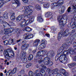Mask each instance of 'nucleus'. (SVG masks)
Listing matches in <instances>:
<instances>
[{
    "mask_svg": "<svg viewBox=\"0 0 76 76\" xmlns=\"http://www.w3.org/2000/svg\"><path fill=\"white\" fill-rule=\"evenodd\" d=\"M24 8V10H23V12H24V15H26L27 18H30L26 22L23 21L20 22V26L23 28L27 26L28 23H31L33 22L34 20V17L33 16H31V14L33 12L32 10L33 9V7L31 6H25Z\"/></svg>",
    "mask_w": 76,
    "mask_h": 76,
    "instance_id": "1",
    "label": "nucleus"
},
{
    "mask_svg": "<svg viewBox=\"0 0 76 76\" xmlns=\"http://www.w3.org/2000/svg\"><path fill=\"white\" fill-rule=\"evenodd\" d=\"M68 45L66 44L62 45V47H61L58 51L57 53L60 54V57L58 56V55H57L56 57L55 58L58 60L59 58V61L61 62H62L63 63H65L67 62V58L66 57V56H67L69 54V52L67 51H66L67 49Z\"/></svg>",
    "mask_w": 76,
    "mask_h": 76,
    "instance_id": "2",
    "label": "nucleus"
},
{
    "mask_svg": "<svg viewBox=\"0 0 76 76\" xmlns=\"http://www.w3.org/2000/svg\"><path fill=\"white\" fill-rule=\"evenodd\" d=\"M37 57V60H38V62L40 65L42 66H44L45 65H48V64H50V66H51L53 65V62H50V58H45L44 59L42 58V56L41 55V51H39L36 53ZM44 59V60H43Z\"/></svg>",
    "mask_w": 76,
    "mask_h": 76,
    "instance_id": "3",
    "label": "nucleus"
},
{
    "mask_svg": "<svg viewBox=\"0 0 76 76\" xmlns=\"http://www.w3.org/2000/svg\"><path fill=\"white\" fill-rule=\"evenodd\" d=\"M37 69H40V72L38 70L34 72V74L35 76H45V72L44 70L47 69L45 66L41 65L39 66V64H37ZM28 75L29 76H34V73L32 71H30L28 72Z\"/></svg>",
    "mask_w": 76,
    "mask_h": 76,
    "instance_id": "4",
    "label": "nucleus"
},
{
    "mask_svg": "<svg viewBox=\"0 0 76 76\" xmlns=\"http://www.w3.org/2000/svg\"><path fill=\"white\" fill-rule=\"evenodd\" d=\"M68 20L67 19V16L65 15V16H64L63 18H62L61 17H58V20L59 23V25L61 26H64L65 24H66V21L63 22V20Z\"/></svg>",
    "mask_w": 76,
    "mask_h": 76,
    "instance_id": "5",
    "label": "nucleus"
},
{
    "mask_svg": "<svg viewBox=\"0 0 76 76\" xmlns=\"http://www.w3.org/2000/svg\"><path fill=\"white\" fill-rule=\"evenodd\" d=\"M9 52L10 53V52H13V50L12 48H10L7 50H5L4 52V55L5 57V58L6 59L8 60H9Z\"/></svg>",
    "mask_w": 76,
    "mask_h": 76,
    "instance_id": "6",
    "label": "nucleus"
},
{
    "mask_svg": "<svg viewBox=\"0 0 76 76\" xmlns=\"http://www.w3.org/2000/svg\"><path fill=\"white\" fill-rule=\"evenodd\" d=\"M4 45H7L8 44V45H11L14 42V40L13 39H10L9 40H6L5 41H4Z\"/></svg>",
    "mask_w": 76,
    "mask_h": 76,
    "instance_id": "7",
    "label": "nucleus"
},
{
    "mask_svg": "<svg viewBox=\"0 0 76 76\" xmlns=\"http://www.w3.org/2000/svg\"><path fill=\"white\" fill-rule=\"evenodd\" d=\"M69 34V31L68 30H66L64 33L62 31H61L58 34V36L62 37L63 35L64 36H67Z\"/></svg>",
    "mask_w": 76,
    "mask_h": 76,
    "instance_id": "8",
    "label": "nucleus"
},
{
    "mask_svg": "<svg viewBox=\"0 0 76 76\" xmlns=\"http://www.w3.org/2000/svg\"><path fill=\"white\" fill-rule=\"evenodd\" d=\"M60 72V73H62V74L64 72H65V70L63 69H54L53 71V74H57V73L58 72Z\"/></svg>",
    "mask_w": 76,
    "mask_h": 76,
    "instance_id": "9",
    "label": "nucleus"
},
{
    "mask_svg": "<svg viewBox=\"0 0 76 76\" xmlns=\"http://www.w3.org/2000/svg\"><path fill=\"white\" fill-rule=\"evenodd\" d=\"M13 30H14V28L12 27L11 28L8 29H4V34H9V33H11L12 32H13Z\"/></svg>",
    "mask_w": 76,
    "mask_h": 76,
    "instance_id": "10",
    "label": "nucleus"
},
{
    "mask_svg": "<svg viewBox=\"0 0 76 76\" xmlns=\"http://www.w3.org/2000/svg\"><path fill=\"white\" fill-rule=\"evenodd\" d=\"M65 9L64 6H61L59 8L58 12L60 14H62L64 13Z\"/></svg>",
    "mask_w": 76,
    "mask_h": 76,
    "instance_id": "11",
    "label": "nucleus"
},
{
    "mask_svg": "<svg viewBox=\"0 0 76 76\" xmlns=\"http://www.w3.org/2000/svg\"><path fill=\"white\" fill-rule=\"evenodd\" d=\"M0 23L1 24L3 23V26L4 27V28H5V27H7V26H9L10 27L11 26L9 25V24H8L6 22H3V19L2 20H0Z\"/></svg>",
    "mask_w": 76,
    "mask_h": 76,
    "instance_id": "12",
    "label": "nucleus"
},
{
    "mask_svg": "<svg viewBox=\"0 0 76 76\" xmlns=\"http://www.w3.org/2000/svg\"><path fill=\"white\" fill-rule=\"evenodd\" d=\"M55 55V52L53 50H50L48 52L47 54V56H50V57H53Z\"/></svg>",
    "mask_w": 76,
    "mask_h": 76,
    "instance_id": "13",
    "label": "nucleus"
},
{
    "mask_svg": "<svg viewBox=\"0 0 76 76\" xmlns=\"http://www.w3.org/2000/svg\"><path fill=\"white\" fill-rule=\"evenodd\" d=\"M29 46V44H24V45H23L21 47L22 51H23L24 50H27L28 49L27 47Z\"/></svg>",
    "mask_w": 76,
    "mask_h": 76,
    "instance_id": "14",
    "label": "nucleus"
},
{
    "mask_svg": "<svg viewBox=\"0 0 76 76\" xmlns=\"http://www.w3.org/2000/svg\"><path fill=\"white\" fill-rule=\"evenodd\" d=\"M58 6L56 3H53L51 4V9H54L58 8Z\"/></svg>",
    "mask_w": 76,
    "mask_h": 76,
    "instance_id": "15",
    "label": "nucleus"
},
{
    "mask_svg": "<svg viewBox=\"0 0 76 76\" xmlns=\"http://www.w3.org/2000/svg\"><path fill=\"white\" fill-rule=\"evenodd\" d=\"M25 18V16L24 15H21L18 16L16 18V20H18V21H20V20H22L23 19H24Z\"/></svg>",
    "mask_w": 76,
    "mask_h": 76,
    "instance_id": "16",
    "label": "nucleus"
},
{
    "mask_svg": "<svg viewBox=\"0 0 76 76\" xmlns=\"http://www.w3.org/2000/svg\"><path fill=\"white\" fill-rule=\"evenodd\" d=\"M23 30L24 31H27L29 32L32 31V28H31L28 26H27L23 29Z\"/></svg>",
    "mask_w": 76,
    "mask_h": 76,
    "instance_id": "17",
    "label": "nucleus"
},
{
    "mask_svg": "<svg viewBox=\"0 0 76 76\" xmlns=\"http://www.w3.org/2000/svg\"><path fill=\"white\" fill-rule=\"evenodd\" d=\"M63 2H64V1L63 0H59L56 3V4L58 5V7H59L63 4Z\"/></svg>",
    "mask_w": 76,
    "mask_h": 76,
    "instance_id": "18",
    "label": "nucleus"
},
{
    "mask_svg": "<svg viewBox=\"0 0 76 76\" xmlns=\"http://www.w3.org/2000/svg\"><path fill=\"white\" fill-rule=\"evenodd\" d=\"M40 42L39 39H37L33 43V46L34 47H37L38 45V43Z\"/></svg>",
    "mask_w": 76,
    "mask_h": 76,
    "instance_id": "19",
    "label": "nucleus"
},
{
    "mask_svg": "<svg viewBox=\"0 0 76 76\" xmlns=\"http://www.w3.org/2000/svg\"><path fill=\"white\" fill-rule=\"evenodd\" d=\"M45 47V44L44 43H42L39 46L38 49L39 50H41L43 48H44Z\"/></svg>",
    "mask_w": 76,
    "mask_h": 76,
    "instance_id": "20",
    "label": "nucleus"
},
{
    "mask_svg": "<svg viewBox=\"0 0 76 76\" xmlns=\"http://www.w3.org/2000/svg\"><path fill=\"white\" fill-rule=\"evenodd\" d=\"M75 65H76V63H74L72 64H67L68 66L70 69H71V68H72V67H75Z\"/></svg>",
    "mask_w": 76,
    "mask_h": 76,
    "instance_id": "21",
    "label": "nucleus"
},
{
    "mask_svg": "<svg viewBox=\"0 0 76 76\" xmlns=\"http://www.w3.org/2000/svg\"><path fill=\"white\" fill-rule=\"evenodd\" d=\"M21 55H22L21 58L26 57V53L25 52H24L23 50H22Z\"/></svg>",
    "mask_w": 76,
    "mask_h": 76,
    "instance_id": "22",
    "label": "nucleus"
},
{
    "mask_svg": "<svg viewBox=\"0 0 76 76\" xmlns=\"http://www.w3.org/2000/svg\"><path fill=\"white\" fill-rule=\"evenodd\" d=\"M68 51L70 54H73L75 53V50L72 48L69 49Z\"/></svg>",
    "mask_w": 76,
    "mask_h": 76,
    "instance_id": "23",
    "label": "nucleus"
},
{
    "mask_svg": "<svg viewBox=\"0 0 76 76\" xmlns=\"http://www.w3.org/2000/svg\"><path fill=\"white\" fill-rule=\"evenodd\" d=\"M10 53H11V54L10 55H9V56L8 57V58L10 60V58H13L14 57V56H15V55H14V53L13 52V51L12 50V52H10Z\"/></svg>",
    "mask_w": 76,
    "mask_h": 76,
    "instance_id": "24",
    "label": "nucleus"
},
{
    "mask_svg": "<svg viewBox=\"0 0 76 76\" xmlns=\"http://www.w3.org/2000/svg\"><path fill=\"white\" fill-rule=\"evenodd\" d=\"M10 70H11V74H12V75H13V74H15V73L16 72V70H17V68H15L13 69L12 71L11 69Z\"/></svg>",
    "mask_w": 76,
    "mask_h": 76,
    "instance_id": "25",
    "label": "nucleus"
},
{
    "mask_svg": "<svg viewBox=\"0 0 76 76\" xmlns=\"http://www.w3.org/2000/svg\"><path fill=\"white\" fill-rule=\"evenodd\" d=\"M15 1V3H16V4L17 5L16 7H18V6H20V4L19 3V0H14Z\"/></svg>",
    "mask_w": 76,
    "mask_h": 76,
    "instance_id": "26",
    "label": "nucleus"
},
{
    "mask_svg": "<svg viewBox=\"0 0 76 76\" xmlns=\"http://www.w3.org/2000/svg\"><path fill=\"white\" fill-rule=\"evenodd\" d=\"M37 20L39 22H42L44 21L43 18L41 17H39L37 18Z\"/></svg>",
    "mask_w": 76,
    "mask_h": 76,
    "instance_id": "27",
    "label": "nucleus"
},
{
    "mask_svg": "<svg viewBox=\"0 0 76 76\" xmlns=\"http://www.w3.org/2000/svg\"><path fill=\"white\" fill-rule=\"evenodd\" d=\"M52 14V13L51 12H48L45 13V16L46 17H48V16H51Z\"/></svg>",
    "mask_w": 76,
    "mask_h": 76,
    "instance_id": "28",
    "label": "nucleus"
},
{
    "mask_svg": "<svg viewBox=\"0 0 76 76\" xmlns=\"http://www.w3.org/2000/svg\"><path fill=\"white\" fill-rule=\"evenodd\" d=\"M6 3V1L4 2V0H0V7H1L4 4Z\"/></svg>",
    "mask_w": 76,
    "mask_h": 76,
    "instance_id": "29",
    "label": "nucleus"
},
{
    "mask_svg": "<svg viewBox=\"0 0 76 76\" xmlns=\"http://www.w3.org/2000/svg\"><path fill=\"white\" fill-rule=\"evenodd\" d=\"M23 38H24V39H29V36L27 34V33H26L24 34Z\"/></svg>",
    "mask_w": 76,
    "mask_h": 76,
    "instance_id": "30",
    "label": "nucleus"
},
{
    "mask_svg": "<svg viewBox=\"0 0 76 76\" xmlns=\"http://www.w3.org/2000/svg\"><path fill=\"white\" fill-rule=\"evenodd\" d=\"M15 13H13L11 15L10 18L11 20H15Z\"/></svg>",
    "mask_w": 76,
    "mask_h": 76,
    "instance_id": "31",
    "label": "nucleus"
},
{
    "mask_svg": "<svg viewBox=\"0 0 76 76\" xmlns=\"http://www.w3.org/2000/svg\"><path fill=\"white\" fill-rule=\"evenodd\" d=\"M21 58L22 61L24 63H26L27 62V59L26 58V57Z\"/></svg>",
    "mask_w": 76,
    "mask_h": 76,
    "instance_id": "32",
    "label": "nucleus"
},
{
    "mask_svg": "<svg viewBox=\"0 0 76 76\" xmlns=\"http://www.w3.org/2000/svg\"><path fill=\"white\" fill-rule=\"evenodd\" d=\"M72 8L73 9V10H74V12H76V5L74 4L72 5Z\"/></svg>",
    "mask_w": 76,
    "mask_h": 76,
    "instance_id": "33",
    "label": "nucleus"
},
{
    "mask_svg": "<svg viewBox=\"0 0 76 76\" xmlns=\"http://www.w3.org/2000/svg\"><path fill=\"white\" fill-rule=\"evenodd\" d=\"M72 29H74L75 28H76V22H74L72 25Z\"/></svg>",
    "mask_w": 76,
    "mask_h": 76,
    "instance_id": "34",
    "label": "nucleus"
},
{
    "mask_svg": "<svg viewBox=\"0 0 76 76\" xmlns=\"http://www.w3.org/2000/svg\"><path fill=\"white\" fill-rule=\"evenodd\" d=\"M33 56L32 55H30L28 58V60L31 61V60H32L33 59Z\"/></svg>",
    "mask_w": 76,
    "mask_h": 76,
    "instance_id": "35",
    "label": "nucleus"
},
{
    "mask_svg": "<svg viewBox=\"0 0 76 76\" xmlns=\"http://www.w3.org/2000/svg\"><path fill=\"white\" fill-rule=\"evenodd\" d=\"M20 32H21V30L20 28H17L15 30V32L17 34H19Z\"/></svg>",
    "mask_w": 76,
    "mask_h": 76,
    "instance_id": "36",
    "label": "nucleus"
},
{
    "mask_svg": "<svg viewBox=\"0 0 76 76\" xmlns=\"http://www.w3.org/2000/svg\"><path fill=\"white\" fill-rule=\"evenodd\" d=\"M8 14L7 12H5L3 14V16L5 19H7L8 18V17L7 16Z\"/></svg>",
    "mask_w": 76,
    "mask_h": 76,
    "instance_id": "37",
    "label": "nucleus"
},
{
    "mask_svg": "<svg viewBox=\"0 0 76 76\" xmlns=\"http://www.w3.org/2000/svg\"><path fill=\"white\" fill-rule=\"evenodd\" d=\"M50 6V4L48 3H46L44 4V6L45 7H48Z\"/></svg>",
    "mask_w": 76,
    "mask_h": 76,
    "instance_id": "38",
    "label": "nucleus"
},
{
    "mask_svg": "<svg viewBox=\"0 0 76 76\" xmlns=\"http://www.w3.org/2000/svg\"><path fill=\"white\" fill-rule=\"evenodd\" d=\"M11 70H9L6 74V76H9L11 74Z\"/></svg>",
    "mask_w": 76,
    "mask_h": 76,
    "instance_id": "39",
    "label": "nucleus"
},
{
    "mask_svg": "<svg viewBox=\"0 0 76 76\" xmlns=\"http://www.w3.org/2000/svg\"><path fill=\"white\" fill-rule=\"evenodd\" d=\"M73 47L74 49L76 50V42H74L73 43Z\"/></svg>",
    "mask_w": 76,
    "mask_h": 76,
    "instance_id": "40",
    "label": "nucleus"
},
{
    "mask_svg": "<svg viewBox=\"0 0 76 76\" xmlns=\"http://www.w3.org/2000/svg\"><path fill=\"white\" fill-rule=\"evenodd\" d=\"M71 9H72V8L70 7H68L67 9V12H68V13H70L71 12Z\"/></svg>",
    "mask_w": 76,
    "mask_h": 76,
    "instance_id": "41",
    "label": "nucleus"
},
{
    "mask_svg": "<svg viewBox=\"0 0 76 76\" xmlns=\"http://www.w3.org/2000/svg\"><path fill=\"white\" fill-rule=\"evenodd\" d=\"M4 50L3 47L0 45V52H1Z\"/></svg>",
    "mask_w": 76,
    "mask_h": 76,
    "instance_id": "42",
    "label": "nucleus"
},
{
    "mask_svg": "<svg viewBox=\"0 0 76 76\" xmlns=\"http://www.w3.org/2000/svg\"><path fill=\"white\" fill-rule=\"evenodd\" d=\"M28 35L29 39H31V38H32L34 36V35H33V34H30Z\"/></svg>",
    "mask_w": 76,
    "mask_h": 76,
    "instance_id": "43",
    "label": "nucleus"
},
{
    "mask_svg": "<svg viewBox=\"0 0 76 76\" xmlns=\"http://www.w3.org/2000/svg\"><path fill=\"white\" fill-rule=\"evenodd\" d=\"M64 76H67L69 75V74L67 73V72H66V71H65V72H64V73L62 74Z\"/></svg>",
    "mask_w": 76,
    "mask_h": 76,
    "instance_id": "44",
    "label": "nucleus"
},
{
    "mask_svg": "<svg viewBox=\"0 0 76 76\" xmlns=\"http://www.w3.org/2000/svg\"><path fill=\"white\" fill-rule=\"evenodd\" d=\"M36 9L39 10L40 9V8H41V7H40V6L39 5H37L36 6Z\"/></svg>",
    "mask_w": 76,
    "mask_h": 76,
    "instance_id": "45",
    "label": "nucleus"
},
{
    "mask_svg": "<svg viewBox=\"0 0 76 76\" xmlns=\"http://www.w3.org/2000/svg\"><path fill=\"white\" fill-rule=\"evenodd\" d=\"M41 51L42 53H43V54H45L47 52V50H41Z\"/></svg>",
    "mask_w": 76,
    "mask_h": 76,
    "instance_id": "46",
    "label": "nucleus"
},
{
    "mask_svg": "<svg viewBox=\"0 0 76 76\" xmlns=\"http://www.w3.org/2000/svg\"><path fill=\"white\" fill-rule=\"evenodd\" d=\"M42 42H43L42 43H44V44H46L47 43V41L45 40H42Z\"/></svg>",
    "mask_w": 76,
    "mask_h": 76,
    "instance_id": "47",
    "label": "nucleus"
},
{
    "mask_svg": "<svg viewBox=\"0 0 76 76\" xmlns=\"http://www.w3.org/2000/svg\"><path fill=\"white\" fill-rule=\"evenodd\" d=\"M26 43V40H23L22 42V45H25Z\"/></svg>",
    "mask_w": 76,
    "mask_h": 76,
    "instance_id": "48",
    "label": "nucleus"
},
{
    "mask_svg": "<svg viewBox=\"0 0 76 76\" xmlns=\"http://www.w3.org/2000/svg\"><path fill=\"white\" fill-rule=\"evenodd\" d=\"M25 3H27L28 2V0H22Z\"/></svg>",
    "mask_w": 76,
    "mask_h": 76,
    "instance_id": "49",
    "label": "nucleus"
},
{
    "mask_svg": "<svg viewBox=\"0 0 76 76\" xmlns=\"http://www.w3.org/2000/svg\"><path fill=\"white\" fill-rule=\"evenodd\" d=\"M39 33L40 35H44V32H43V31H41L39 32Z\"/></svg>",
    "mask_w": 76,
    "mask_h": 76,
    "instance_id": "50",
    "label": "nucleus"
},
{
    "mask_svg": "<svg viewBox=\"0 0 76 76\" xmlns=\"http://www.w3.org/2000/svg\"><path fill=\"white\" fill-rule=\"evenodd\" d=\"M61 37L60 36H58V41H60V39H61Z\"/></svg>",
    "mask_w": 76,
    "mask_h": 76,
    "instance_id": "51",
    "label": "nucleus"
},
{
    "mask_svg": "<svg viewBox=\"0 0 76 76\" xmlns=\"http://www.w3.org/2000/svg\"><path fill=\"white\" fill-rule=\"evenodd\" d=\"M4 1V2H5V1L6 3H7V2H8V1H10L11 0H3Z\"/></svg>",
    "mask_w": 76,
    "mask_h": 76,
    "instance_id": "52",
    "label": "nucleus"
},
{
    "mask_svg": "<svg viewBox=\"0 0 76 76\" xmlns=\"http://www.w3.org/2000/svg\"><path fill=\"white\" fill-rule=\"evenodd\" d=\"M73 58L75 61H76V54H75V56L74 57H73Z\"/></svg>",
    "mask_w": 76,
    "mask_h": 76,
    "instance_id": "53",
    "label": "nucleus"
},
{
    "mask_svg": "<svg viewBox=\"0 0 76 76\" xmlns=\"http://www.w3.org/2000/svg\"><path fill=\"white\" fill-rule=\"evenodd\" d=\"M6 36H7V35L3 37H2V39H5L7 38L6 37Z\"/></svg>",
    "mask_w": 76,
    "mask_h": 76,
    "instance_id": "54",
    "label": "nucleus"
},
{
    "mask_svg": "<svg viewBox=\"0 0 76 76\" xmlns=\"http://www.w3.org/2000/svg\"><path fill=\"white\" fill-rule=\"evenodd\" d=\"M57 0H50V1L52 3H54L56 1H57Z\"/></svg>",
    "mask_w": 76,
    "mask_h": 76,
    "instance_id": "55",
    "label": "nucleus"
},
{
    "mask_svg": "<svg viewBox=\"0 0 76 76\" xmlns=\"http://www.w3.org/2000/svg\"><path fill=\"white\" fill-rule=\"evenodd\" d=\"M45 36H46L47 37H50V34H45Z\"/></svg>",
    "mask_w": 76,
    "mask_h": 76,
    "instance_id": "56",
    "label": "nucleus"
},
{
    "mask_svg": "<svg viewBox=\"0 0 76 76\" xmlns=\"http://www.w3.org/2000/svg\"><path fill=\"white\" fill-rule=\"evenodd\" d=\"M21 73H25V71L24 70H22L21 71Z\"/></svg>",
    "mask_w": 76,
    "mask_h": 76,
    "instance_id": "57",
    "label": "nucleus"
},
{
    "mask_svg": "<svg viewBox=\"0 0 76 76\" xmlns=\"http://www.w3.org/2000/svg\"><path fill=\"white\" fill-rule=\"evenodd\" d=\"M3 19H4V18L3 17H1V16H0V20H3Z\"/></svg>",
    "mask_w": 76,
    "mask_h": 76,
    "instance_id": "58",
    "label": "nucleus"
},
{
    "mask_svg": "<svg viewBox=\"0 0 76 76\" xmlns=\"http://www.w3.org/2000/svg\"><path fill=\"white\" fill-rule=\"evenodd\" d=\"M36 50H37V49H35L34 50H33L32 51V52H33V53H35L36 52Z\"/></svg>",
    "mask_w": 76,
    "mask_h": 76,
    "instance_id": "59",
    "label": "nucleus"
},
{
    "mask_svg": "<svg viewBox=\"0 0 76 76\" xmlns=\"http://www.w3.org/2000/svg\"><path fill=\"white\" fill-rule=\"evenodd\" d=\"M29 64H27L26 66V68H29Z\"/></svg>",
    "mask_w": 76,
    "mask_h": 76,
    "instance_id": "60",
    "label": "nucleus"
},
{
    "mask_svg": "<svg viewBox=\"0 0 76 76\" xmlns=\"http://www.w3.org/2000/svg\"><path fill=\"white\" fill-rule=\"evenodd\" d=\"M75 30H73L72 31V33H74V32H75Z\"/></svg>",
    "mask_w": 76,
    "mask_h": 76,
    "instance_id": "61",
    "label": "nucleus"
},
{
    "mask_svg": "<svg viewBox=\"0 0 76 76\" xmlns=\"http://www.w3.org/2000/svg\"><path fill=\"white\" fill-rule=\"evenodd\" d=\"M56 76H62L60 74H58L56 75Z\"/></svg>",
    "mask_w": 76,
    "mask_h": 76,
    "instance_id": "62",
    "label": "nucleus"
},
{
    "mask_svg": "<svg viewBox=\"0 0 76 76\" xmlns=\"http://www.w3.org/2000/svg\"><path fill=\"white\" fill-rule=\"evenodd\" d=\"M20 40H21V39H19V40H17V42H20Z\"/></svg>",
    "mask_w": 76,
    "mask_h": 76,
    "instance_id": "63",
    "label": "nucleus"
},
{
    "mask_svg": "<svg viewBox=\"0 0 76 76\" xmlns=\"http://www.w3.org/2000/svg\"><path fill=\"white\" fill-rule=\"evenodd\" d=\"M0 74V76H3V73H1Z\"/></svg>",
    "mask_w": 76,
    "mask_h": 76,
    "instance_id": "64",
    "label": "nucleus"
}]
</instances>
